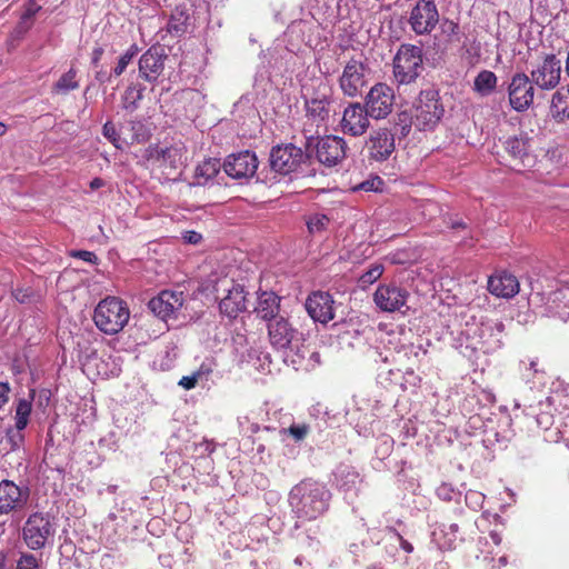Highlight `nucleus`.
<instances>
[{"label":"nucleus","instance_id":"1","mask_svg":"<svg viewBox=\"0 0 569 569\" xmlns=\"http://www.w3.org/2000/svg\"><path fill=\"white\" fill-rule=\"evenodd\" d=\"M331 492L329 489L311 479L295 485L288 495L291 513L296 518L295 529L299 530L306 521L321 517L329 508Z\"/></svg>","mask_w":569,"mask_h":569},{"label":"nucleus","instance_id":"2","mask_svg":"<svg viewBox=\"0 0 569 569\" xmlns=\"http://www.w3.org/2000/svg\"><path fill=\"white\" fill-rule=\"evenodd\" d=\"M268 336L271 345L277 349H289L297 348L293 356L287 355L286 361L295 369L307 368L305 365V358L307 350L299 348L297 342L299 341V332L295 329L291 323L284 317L276 318L268 323Z\"/></svg>","mask_w":569,"mask_h":569},{"label":"nucleus","instance_id":"3","mask_svg":"<svg viewBox=\"0 0 569 569\" xmlns=\"http://www.w3.org/2000/svg\"><path fill=\"white\" fill-rule=\"evenodd\" d=\"M129 318L130 311L127 303L117 297L101 300L93 315L96 326L107 335H116L121 331Z\"/></svg>","mask_w":569,"mask_h":569},{"label":"nucleus","instance_id":"4","mask_svg":"<svg viewBox=\"0 0 569 569\" xmlns=\"http://www.w3.org/2000/svg\"><path fill=\"white\" fill-rule=\"evenodd\" d=\"M213 290L220 300V312L229 318H237L247 310V292L244 287L232 278L222 277L214 281Z\"/></svg>","mask_w":569,"mask_h":569},{"label":"nucleus","instance_id":"5","mask_svg":"<svg viewBox=\"0 0 569 569\" xmlns=\"http://www.w3.org/2000/svg\"><path fill=\"white\" fill-rule=\"evenodd\" d=\"M422 71V50L420 47L401 44L393 59V76L399 84H409Z\"/></svg>","mask_w":569,"mask_h":569},{"label":"nucleus","instance_id":"6","mask_svg":"<svg viewBox=\"0 0 569 569\" xmlns=\"http://www.w3.org/2000/svg\"><path fill=\"white\" fill-rule=\"evenodd\" d=\"M445 114L439 92L435 89L422 90L415 103V124L419 130H432Z\"/></svg>","mask_w":569,"mask_h":569},{"label":"nucleus","instance_id":"7","mask_svg":"<svg viewBox=\"0 0 569 569\" xmlns=\"http://www.w3.org/2000/svg\"><path fill=\"white\" fill-rule=\"evenodd\" d=\"M369 74L370 69L363 60L351 58L339 77V88L346 97L356 98L367 87Z\"/></svg>","mask_w":569,"mask_h":569},{"label":"nucleus","instance_id":"8","mask_svg":"<svg viewBox=\"0 0 569 569\" xmlns=\"http://www.w3.org/2000/svg\"><path fill=\"white\" fill-rule=\"evenodd\" d=\"M440 16L433 0H419L412 7L408 24L417 36L430 34L439 23Z\"/></svg>","mask_w":569,"mask_h":569},{"label":"nucleus","instance_id":"9","mask_svg":"<svg viewBox=\"0 0 569 569\" xmlns=\"http://www.w3.org/2000/svg\"><path fill=\"white\" fill-rule=\"evenodd\" d=\"M395 91L386 83H376L365 97V108L371 119L381 120L387 118L393 108Z\"/></svg>","mask_w":569,"mask_h":569},{"label":"nucleus","instance_id":"10","mask_svg":"<svg viewBox=\"0 0 569 569\" xmlns=\"http://www.w3.org/2000/svg\"><path fill=\"white\" fill-rule=\"evenodd\" d=\"M503 325L498 321L481 322L470 336V347L475 350H481L483 353H490L501 347Z\"/></svg>","mask_w":569,"mask_h":569},{"label":"nucleus","instance_id":"11","mask_svg":"<svg viewBox=\"0 0 569 569\" xmlns=\"http://www.w3.org/2000/svg\"><path fill=\"white\" fill-rule=\"evenodd\" d=\"M370 114L360 102H350L342 112L341 131L350 137H361L370 128Z\"/></svg>","mask_w":569,"mask_h":569},{"label":"nucleus","instance_id":"12","mask_svg":"<svg viewBox=\"0 0 569 569\" xmlns=\"http://www.w3.org/2000/svg\"><path fill=\"white\" fill-rule=\"evenodd\" d=\"M533 82L525 72H517L512 76L508 87L509 102L516 111L527 110L533 102Z\"/></svg>","mask_w":569,"mask_h":569},{"label":"nucleus","instance_id":"13","mask_svg":"<svg viewBox=\"0 0 569 569\" xmlns=\"http://www.w3.org/2000/svg\"><path fill=\"white\" fill-rule=\"evenodd\" d=\"M53 533L50 520L41 513L31 515L23 527L24 541L33 550L44 547Z\"/></svg>","mask_w":569,"mask_h":569},{"label":"nucleus","instance_id":"14","mask_svg":"<svg viewBox=\"0 0 569 569\" xmlns=\"http://www.w3.org/2000/svg\"><path fill=\"white\" fill-rule=\"evenodd\" d=\"M307 116L317 122H325L330 117L331 94L327 83L320 82L319 86L306 94Z\"/></svg>","mask_w":569,"mask_h":569},{"label":"nucleus","instance_id":"15","mask_svg":"<svg viewBox=\"0 0 569 569\" xmlns=\"http://www.w3.org/2000/svg\"><path fill=\"white\" fill-rule=\"evenodd\" d=\"M561 61L555 54H546L530 72L532 82L542 90L556 88L560 81Z\"/></svg>","mask_w":569,"mask_h":569},{"label":"nucleus","instance_id":"16","mask_svg":"<svg viewBox=\"0 0 569 569\" xmlns=\"http://www.w3.org/2000/svg\"><path fill=\"white\" fill-rule=\"evenodd\" d=\"M408 298L409 292L395 283L379 284L373 293L377 308L383 312L401 311Z\"/></svg>","mask_w":569,"mask_h":569},{"label":"nucleus","instance_id":"17","mask_svg":"<svg viewBox=\"0 0 569 569\" xmlns=\"http://www.w3.org/2000/svg\"><path fill=\"white\" fill-rule=\"evenodd\" d=\"M303 160V151L291 143L273 147L270 153L271 169L281 174L295 171Z\"/></svg>","mask_w":569,"mask_h":569},{"label":"nucleus","instance_id":"18","mask_svg":"<svg viewBox=\"0 0 569 569\" xmlns=\"http://www.w3.org/2000/svg\"><path fill=\"white\" fill-rule=\"evenodd\" d=\"M347 153V143L338 136H326L316 143V157L322 164L333 167L342 161Z\"/></svg>","mask_w":569,"mask_h":569},{"label":"nucleus","instance_id":"19","mask_svg":"<svg viewBox=\"0 0 569 569\" xmlns=\"http://www.w3.org/2000/svg\"><path fill=\"white\" fill-rule=\"evenodd\" d=\"M168 56L161 46L150 47L139 59V73L146 81L154 82L164 69Z\"/></svg>","mask_w":569,"mask_h":569},{"label":"nucleus","instance_id":"20","mask_svg":"<svg viewBox=\"0 0 569 569\" xmlns=\"http://www.w3.org/2000/svg\"><path fill=\"white\" fill-rule=\"evenodd\" d=\"M306 309L313 321L322 325L335 318V300L325 291H315L306 300Z\"/></svg>","mask_w":569,"mask_h":569},{"label":"nucleus","instance_id":"21","mask_svg":"<svg viewBox=\"0 0 569 569\" xmlns=\"http://www.w3.org/2000/svg\"><path fill=\"white\" fill-rule=\"evenodd\" d=\"M257 168V157L248 150L229 156L223 163L224 172L233 179H248L256 173Z\"/></svg>","mask_w":569,"mask_h":569},{"label":"nucleus","instance_id":"22","mask_svg":"<svg viewBox=\"0 0 569 569\" xmlns=\"http://www.w3.org/2000/svg\"><path fill=\"white\" fill-rule=\"evenodd\" d=\"M183 302L184 298L182 292L163 290L157 297L152 298L148 306L157 317L167 320L176 317L177 312L183 306Z\"/></svg>","mask_w":569,"mask_h":569},{"label":"nucleus","instance_id":"23","mask_svg":"<svg viewBox=\"0 0 569 569\" xmlns=\"http://www.w3.org/2000/svg\"><path fill=\"white\" fill-rule=\"evenodd\" d=\"M367 148L371 159L383 161L395 151V138L387 128L371 131L367 140Z\"/></svg>","mask_w":569,"mask_h":569},{"label":"nucleus","instance_id":"24","mask_svg":"<svg viewBox=\"0 0 569 569\" xmlns=\"http://www.w3.org/2000/svg\"><path fill=\"white\" fill-rule=\"evenodd\" d=\"M29 497L28 490H22L10 480L0 482V513H8L11 510L26 505Z\"/></svg>","mask_w":569,"mask_h":569},{"label":"nucleus","instance_id":"25","mask_svg":"<svg viewBox=\"0 0 569 569\" xmlns=\"http://www.w3.org/2000/svg\"><path fill=\"white\" fill-rule=\"evenodd\" d=\"M519 288L518 279L506 271L495 273L488 280V290L497 297L512 298L519 292Z\"/></svg>","mask_w":569,"mask_h":569},{"label":"nucleus","instance_id":"26","mask_svg":"<svg viewBox=\"0 0 569 569\" xmlns=\"http://www.w3.org/2000/svg\"><path fill=\"white\" fill-rule=\"evenodd\" d=\"M507 152L518 160L523 168H530L535 163L533 157L529 153V140L526 137H510L505 141Z\"/></svg>","mask_w":569,"mask_h":569},{"label":"nucleus","instance_id":"27","mask_svg":"<svg viewBox=\"0 0 569 569\" xmlns=\"http://www.w3.org/2000/svg\"><path fill=\"white\" fill-rule=\"evenodd\" d=\"M280 298L274 292H262L258 297L256 312L259 318L270 323L273 319L280 318Z\"/></svg>","mask_w":569,"mask_h":569},{"label":"nucleus","instance_id":"28","mask_svg":"<svg viewBox=\"0 0 569 569\" xmlns=\"http://www.w3.org/2000/svg\"><path fill=\"white\" fill-rule=\"evenodd\" d=\"M432 539L440 549H453L459 540L457 523H439L432 530Z\"/></svg>","mask_w":569,"mask_h":569},{"label":"nucleus","instance_id":"29","mask_svg":"<svg viewBox=\"0 0 569 569\" xmlns=\"http://www.w3.org/2000/svg\"><path fill=\"white\" fill-rule=\"evenodd\" d=\"M547 309L551 316L567 320L569 317V288L553 291L547 301Z\"/></svg>","mask_w":569,"mask_h":569},{"label":"nucleus","instance_id":"30","mask_svg":"<svg viewBox=\"0 0 569 569\" xmlns=\"http://www.w3.org/2000/svg\"><path fill=\"white\" fill-rule=\"evenodd\" d=\"M551 112L558 120L569 119V88L562 87L553 93Z\"/></svg>","mask_w":569,"mask_h":569},{"label":"nucleus","instance_id":"31","mask_svg":"<svg viewBox=\"0 0 569 569\" xmlns=\"http://www.w3.org/2000/svg\"><path fill=\"white\" fill-rule=\"evenodd\" d=\"M498 78L489 70L480 71L473 81V90L482 97L492 93L497 87Z\"/></svg>","mask_w":569,"mask_h":569},{"label":"nucleus","instance_id":"32","mask_svg":"<svg viewBox=\"0 0 569 569\" xmlns=\"http://www.w3.org/2000/svg\"><path fill=\"white\" fill-rule=\"evenodd\" d=\"M34 398V391L31 390L29 399H19L16 405V429L22 431L29 422V417L32 409V400Z\"/></svg>","mask_w":569,"mask_h":569},{"label":"nucleus","instance_id":"33","mask_svg":"<svg viewBox=\"0 0 569 569\" xmlns=\"http://www.w3.org/2000/svg\"><path fill=\"white\" fill-rule=\"evenodd\" d=\"M338 486L345 492L357 490L358 485L361 482L359 473L349 467H343L336 473Z\"/></svg>","mask_w":569,"mask_h":569},{"label":"nucleus","instance_id":"34","mask_svg":"<svg viewBox=\"0 0 569 569\" xmlns=\"http://www.w3.org/2000/svg\"><path fill=\"white\" fill-rule=\"evenodd\" d=\"M144 87L141 84H130L123 92L121 98L122 108L129 112L138 109L139 102L143 98Z\"/></svg>","mask_w":569,"mask_h":569},{"label":"nucleus","instance_id":"35","mask_svg":"<svg viewBox=\"0 0 569 569\" xmlns=\"http://www.w3.org/2000/svg\"><path fill=\"white\" fill-rule=\"evenodd\" d=\"M189 24V14L182 10L177 9L168 22V32L173 36H180L187 31Z\"/></svg>","mask_w":569,"mask_h":569},{"label":"nucleus","instance_id":"36","mask_svg":"<svg viewBox=\"0 0 569 569\" xmlns=\"http://www.w3.org/2000/svg\"><path fill=\"white\" fill-rule=\"evenodd\" d=\"M220 170V162L217 159H208L204 160L196 168V177L199 179V183H201L200 179H203V182L216 177V174Z\"/></svg>","mask_w":569,"mask_h":569},{"label":"nucleus","instance_id":"37","mask_svg":"<svg viewBox=\"0 0 569 569\" xmlns=\"http://www.w3.org/2000/svg\"><path fill=\"white\" fill-rule=\"evenodd\" d=\"M77 71L71 68L68 72L63 73L53 86V91L57 93H67L70 90H74L79 87V82L76 79Z\"/></svg>","mask_w":569,"mask_h":569},{"label":"nucleus","instance_id":"38","mask_svg":"<svg viewBox=\"0 0 569 569\" xmlns=\"http://www.w3.org/2000/svg\"><path fill=\"white\" fill-rule=\"evenodd\" d=\"M42 6L38 1H29L19 22V29L27 31L32 24V18L41 10Z\"/></svg>","mask_w":569,"mask_h":569},{"label":"nucleus","instance_id":"39","mask_svg":"<svg viewBox=\"0 0 569 569\" xmlns=\"http://www.w3.org/2000/svg\"><path fill=\"white\" fill-rule=\"evenodd\" d=\"M138 53V47L132 44L118 60L117 66L112 70L116 77L121 76L127 69L128 64L133 60Z\"/></svg>","mask_w":569,"mask_h":569},{"label":"nucleus","instance_id":"40","mask_svg":"<svg viewBox=\"0 0 569 569\" xmlns=\"http://www.w3.org/2000/svg\"><path fill=\"white\" fill-rule=\"evenodd\" d=\"M329 222L330 220L326 214L315 213L309 217L307 227L310 233H318L323 231L328 227Z\"/></svg>","mask_w":569,"mask_h":569},{"label":"nucleus","instance_id":"41","mask_svg":"<svg viewBox=\"0 0 569 569\" xmlns=\"http://www.w3.org/2000/svg\"><path fill=\"white\" fill-rule=\"evenodd\" d=\"M383 273V266L375 263L359 279L362 287H367L376 282Z\"/></svg>","mask_w":569,"mask_h":569},{"label":"nucleus","instance_id":"42","mask_svg":"<svg viewBox=\"0 0 569 569\" xmlns=\"http://www.w3.org/2000/svg\"><path fill=\"white\" fill-rule=\"evenodd\" d=\"M382 186H383L382 179L378 176H375V177H370L369 179L355 186L352 188V190L353 191H366V192L375 191V192H377V191L382 190Z\"/></svg>","mask_w":569,"mask_h":569},{"label":"nucleus","instance_id":"43","mask_svg":"<svg viewBox=\"0 0 569 569\" xmlns=\"http://www.w3.org/2000/svg\"><path fill=\"white\" fill-rule=\"evenodd\" d=\"M318 532H319V527L312 526L303 535L297 533L296 537L302 545H305L309 548H313L318 545V539H317Z\"/></svg>","mask_w":569,"mask_h":569},{"label":"nucleus","instance_id":"44","mask_svg":"<svg viewBox=\"0 0 569 569\" xmlns=\"http://www.w3.org/2000/svg\"><path fill=\"white\" fill-rule=\"evenodd\" d=\"M203 371L200 369L198 371L192 372L190 376H184L179 380V386L186 390L193 389L199 380L203 378Z\"/></svg>","mask_w":569,"mask_h":569},{"label":"nucleus","instance_id":"45","mask_svg":"<svg viewBox=\"0 0 569 569\" xmlns=\"http://www.w3.org/2000/svg\"><path fill=\"white\" fill-rule=\"evenodd\" d=\"M16 569H41V566L36 556L26 553L17 561Z\"/></svg>","mask_w":569,"mask_h":569},{"label":"nucleus","instance_id":"46","mask_svg":"<svg viewBox=\"0 0 569 569\" xmlns=\"http://www.w3.org/2000/svg\"><path fill=\"white\" fill-rule=\"evenodd\" d=\"M282 431L288 432L296 441H300L308 435L309 427L307 425H292Z\"/></svg>","mask_w":569,"mask_h":569},{"label":"nucleus","instance_id":"47","mask_svg":"<svg viewBox=\"0 0 569 569\" xmlns=\"http://www.w3.org/2000/svg\"><path fill=\"white\" fill-rule=\"evenodd\" d=\"M537 427L548 430L553 425V416L549 411H541L535 416Z\"/></svg>","mask_w":569,"mask_h":569},{"label":"nucleus","instance_id":"48","mask_svg":"<svg viewBox=\"0 0 569 569\" xmlns=\"http://www.w3.org/2000/svg\"><path fill=\"white\" fill-rule=\"evenodd\" d=\"M102 131H103V136L110 142H112L116 147H119V144H118L119 134H118L117 129L112 122H110V121L106 122Z\"/></svg>","mask_w":569,"mask_h":569},{"label":"nucleus","instance_id":"49","mask_svg":"<svg viewBox=\"0 0 569 569\" xmlns=\"http://www.w3.org/2000/svg\"><path fill=\"white\" fill-rule=\"evenodd\" d=\"M7 441L11 445V449L19 448L23 441V435L18 429H9L7 432Z\"/></svg>","mask_w":569,"mask_h":569},{"label":"nucleus","instance_id":"50","mask_svg":"<svg viewBox=\"0 0 569 569\" xmlns=\"http://www.w3.org/2000/svg\"><path fill=\"white\" fill-rule=\"evenodd\" d=\"M14 299L20 303H28L31 301L32 291L28 288H17L12 292Z\"/></svg>","mask_w":569,"mask_h":569},{"label":"nucleus","instance_id":"51","mask_svg":"<svg viewBox=\"0 0 569 569\" xmlns=\"http://www.w3.org/2000/svg\"><path fill=\"white\" fill-rule=\"evenodd\" d=\"M442 33L449 38L455 37L459 32V26L452 20H445L441 24Z\"/></svg>","mask_w":569,"mask_h":569},{"label":"nucleus","instance_id":"52","mask_svg":"<svg viewBox=\"0 0 569 569\" xmlns=\"http://www.w3.org/2000/svg\"><path fill=\"white\" fill-rule=\"evenodd\" d=\"M453 495H455V491H453L452 487L448 483H442L441 486H439L437 488V496L441 500L450 501V500H452Z\"/></svg>","mask_w":569,"mask_h":569},{"label":"nucleus","instance_id":"53","mask_svg":"<svg viewBox=\"0 0 569 569\" xmlns=\"http://www.w3.org/2000/svg\"><path fill=\"white\" fill-rule=\"evenodd\" d=\"M70 256L74 257V258H79V259H81L86 262H90V263H96L98 260L97 256L93 252L87 251V250H74V251L70 252Z\"/></svg>","mask_w":569,"mask_h":569},{"label":"nucleus","instance_id":"54","mask_svg":"<svg viewBox=\"0 0 569 569\" xmlns=\"http://www.w3.org/2000/svg\"><path fill=\"white\" fill-rule=\"evenodd\" d=\"M390 531V533H392L396 539L399 541L400 543V547L408 553H411L413 551V546L407 541L406 539H403V537L393 528H389L388 529Z\"/></svg>","mask_w":569,"mask_h":569},{"label":"nucleus","instance_id":"55","mask_svg":"<svg viewBox=\"0 0 569 569\" xmlns=\"http://www.w3.org/2000/svg\"><path fill=\"white\" fill-rule=\"evenodd\" d=\"M183 239L188 243L197 244L201 241L202 236L199 232L196 231H187L183 234Z\"/></svg>","mask_w":569,"mask_h":569},{"label":"nucleus","instance_id":"56","mask_svg":"<svg viewBox=\"0 0 569 569\" xmlns=\"http://www.w3.org/2000/svg\"><path fill=\"white\" fill-rule=\"evenodd\" d=\"M131 127H132V130L137 131V132L132 136V141H140V140H143V139H144V134L139 132L140 130H142V129H143L142 123H140V122H131Z\"/></svg>","mask_w":569,"mask_h":569},{"label":"nucleus","instance_id":"57","mask_svg":"<svg viewBox=\"0 0 569 569\" xmlns=\"http://www.w3.org/2000/svg\"><path fill=\"white\" fill-rule=\"evenodd\" d=\"M407 353H410L415 358H419L420 356L425 357L426 353H427V350L423 349L422 347L420 346H413L411 345L409 348H408V352Z\"/></svg>","mask_w":569,"mask_h":569},{"label":"nucleus","instance_id":"58","mask_svg":"<svg viewBox=\"0 0 569 569\" xmlns=\"http://www.w3.org/2000/svg\"><path fill=\"white\" fill-rule=\"evenodd\" d=\"M243 420L247 421L248 418L247 417L239 418V425H240V427L242 428L243 431L251 432V433H256V432L259 431L260 427L257 423H251L248 428H244V421Z\"/></svg>","mask_w":569,"mask_h":569},{"label":"nucleus","instance_id":"59","mask_svg":"<svg viewBox=\"0 0 569 569\" xmlns=\"http://www.w3.org/2000/svg\"><path fill=\"white\" fill-rule=\"evenodd\" d=\"M9 387L7 383H0V408L8 400Z\"/></svg>","mask_w":569,"mask_h":569},{"label":"nucleus","instance_id":"60","mask_svg":"<svg viewBox=\"0 0 569 569\" xmlns=\"http://www.w3.org/2000/svg\"><path fill=\"white\" fill-rule=\"evenodd\" d=\"M406 381L412 386H417L420 382V378L417 375H415L413 370H407Z\"/></svg>","mask_w":569,"mask_h":569},{"label":"nucleus","instance_id":"61","mask_svg":"<svg viewBox=\"0 0 569 569\" xmlns=\"http://www.w3.org/2000/svg\"><path fill=\"white\" fill-rule=\"evenodd\" d=\"M102 54L103 49L101 47H96L92 51V64L98 66Z\"/></svg>","mask_w":569,"mask_h":569},{"label":"nucleus","instance_id":"62","mask_svg":"<svg viewBox=\"0 0 569 569\" xmlns=\"http://www.w3.org/2000/svg\"><path fill=\"white\" fill-rule=\"evenodd\" d=\"M104 184H106L104 180H102L101 178H94L90 182V188H91V190H97V189L102 188Z\"/></svg>","mask_w":569,"mask_h":569},{"label":"nucleus","instance_id":"63","mask_svg":"<svg viewBox=\"0 0 569 569\" xmlns=\"http://www.w3.org/2000/svg\"><path fill=\"white\" fill-rule=\"evenodd\" d=\"M489 536L496 546H499L501 543L502 538L497 531H491Z\"/></svg>","mask_w":569,"mask_h":569},{"label":"nucleus","instance_id":"64","mask_svg":"<svg viewBox=\"0 0 569 569\" xmlns=\"http://www.w3.org/2000/svg\"><path fill=\"white\" fill-rule=\"evenodd\" d=\"M466 498H467V499H469V498H476L477 500H479V499H483V496H482V495H480V493H478V492H471V493L467 495V497H466Z\"/></svg>","mask_w":569,"mask_h":569}]
</instances>
